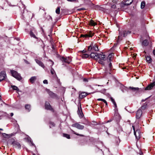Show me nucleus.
Masks as SVG:
<instances>
[{
  "mask_svg": "<svg viewBox=\"0 0 155 155\" xmlns=\"http://www.w3.org/2000/svg\"><path fill=\"white\" fill-rule=\"evenodd\" d=\"M93 35V33L91 31H90L88 32L87 34L85 35H81V37L87 38L89 37H92Z\"/></svg>",
  "mask_w": 155,
  "mask_h": 155,
  "instance_id": "ddd939ff",
  "label": "nucleus"
},
{
  "mask_svg": "<svg viewBox=\"0 0 155 155\" xmlns=\"http://www.w3.org/2000/svg\"><path fill=\"white\" fill-rule=\"evenodd\" d=\"M24 61H25V62L27 64H29V62L28 61H27V60H24Z\"/></svg>",
  "mask_w": 155,
  "mask_h": 155,
  "instance_id": "79ce46f5",
  "label": "nucleus"
},
{
  "mask_svg": "<svg viewBox=\"0 0 155 155\" xmlns=\"http://www.w3.org/2000/svg\"><path fill=\"white\" fill-rule=\"evenodd\" d=\"M63 136L68 139H69L70 138V135L66 134H63Z\"/></svg>",
  "mask_w": 155,
  "mask_h": 155,
  "instance_id": "c756f323",
  "label": "nucleus"
},
{
  "mask_svg": "<svg viewBox=\"0 0 155 155\" xmlns=\"http://www.w3.org/2000/svg\"><path fill=\"white\" fill-rule=\"evenodd\" d=\"M155 86V81L150 83V84L148 85L145 88V90H150L153 89L154 86Z\"/></svg>",
  "mask_w": 155,
  "mask_h": 155,
  "instance_id": "9b49d317",
  "label": "nucleus"
},
{
  "mask_svg": "<svg viewBox=\"0 0 155 155\" xmlns=\"http://www.w3.org/2000/svg\"><path fill=\"white\" fill-rule=\"evenodd\" d=\"M12 144L14 147L16 148L20 149L21 148V145L20 143L16 141L12 142Z\"/></svg>",
  "mask_w": 155,
  "mask_h": 155,
  "instance_id": "f8f14e48",
  "label": "nucleus"
},
{
  "mask_svg": "<svg viewBox=\"0 0 155 155\" xmlns=\"http://www.w3.org/2000/svg\"><path fill=\"white\" fill-rule=\"evenodd\" d=\"M132 127L134 130V134L136 139L138 140L140 138L141 135V133L139 129H136L134 126H133Z\"/></svg>",
  "mask_w": 155,
  "mask_h": 155,
  "instance_id": "20e7f679",
  "label": "nucleus"
},
{
  "mask_svg": "<svg viewBox=\"0 0 155 155\" xmlns=\"http://www.w3.org/2000/svg\"><path fill=\"white\" fill-rule=\"evenodd\" d=\"M87 95V93L85 92H82L80 94L79 97L80 98H83L85 97Z\"/></svg>",
  "mask_w": 155,
  "mask_h": 155,
  "instance_id": "aec40b11",
  "label": "nucleus"
},
{
  "mask_svg": "<svg viewBox=\"0 0 155 155\" xmlns=\"http://www.w3.org/2000/svg\"><path fill=\"white\" fill-rule=\"evenodd\" d=\"M97 100L98 101H103V102H104L106 104V105H107V102L104 99H101V98H99L97 99Z\"/></svg>",
  "mask_w": 155,
  "mask_h": 155,
  "instance_id": "2f4dec72",
  "label": "nucleus"
},
{
  "mask_svg": "<svg viewBox=\"0 0 155 155\" xmlns=\"http://www.w3.org/2000/svg\"><path fill=\"white\" fill-rule=\"evenodd\" d=\"M113 103V104H114V105H116V103L115 102H114V103Z\"/></svg>",
  "mask_w": 155,
  "mask_h": 155,
  "instance_id": "864d4df0",
  "label": "nucleus"
},
{
  "mask_svg": "<svg viewBox=\"0 0 155 155\" xmlns=\"http://www.w3.org/2000/svg\"><path fill=\"white\" fill-rule=\"evenodd\" d=\"M143 107H143V106H142V107H141V108H142V109H143Z\"/></svg>",
  "mask_w": 155,
  "mask_h": 155,
  "instance_id": "5fc2aeb1",
  "label": "nucleus"
},
{
  "mask_svg": "<svg viewBox=\"0 0 155 155\" xmlns=\"http://www.w3.org/2000/svg\"><path fill=\"white\" fill-rule=\"evenodd\" d=\"M10 115H11V116L12 117V116L14 114H13V113H11L10 114Z\"/></svg>",
  "mask_w": 155,
  "mask_h": 155,
  "instance_id": "49530a36",
  "label": "nucleus"
},
{
  "mask_svg": "<svg viewBox=\"0 0 155 155\" xmlns=\"http://www.w3.org/2000/svg\"><path fill=\"white\" fill-rule=\"evenodd\" d=\"M86 52V51L84 50H83L82 51H81V52L83 53H85Z\"/></svg>",
  "mask_w": 155,
  "mask_h": 155,
  "instance_id": "c03bdc74",
  "label": "nucleus"
},
{
  "mask_svg": "<svg viewBox=\"0 0 155 155\" xmlns=\"http://www.w3.org/2000/svg\"><path fill=\"white\" fill-rule=\"evenodd\" d=\"M119 35L118 36V39L117 43L122 39V37H125L127 35L130 34V32L129 31L126 30L124 29L119 30Z\"/></svg>",
  "mask_w": 155,
  "mask_h": 155,
  "instance_id": "f03ea898",
  "label": "nucleus"
},
{
  "mask_svg": "<svg viewBox=\"0 0 155 155\" xmlns=\"http://www.w3.org/2000/svg\"><path fill=\"white\" fill-rule=\"evenodd\" d=\"M45 109L53 111V109L49 102H46L45 103Z\"/></svg>",
  "mask_w": 155,
  "mask_h": 155,
  "instance_id": "1a4fd4ad",
  "label": "nucleus"
},
{
  "mask_svg": "<svg viewBox=\"0 0 155 155\" xmlns=\"http://www.w3.org/2000/svg\"><path fill=\"white\" fill-rule=\"evenodd\" d=\"M115 141L116 144L117 145H118L120 142L119 138H116L115 139Z\"/></svg>",
  "mask_w": 155,
  "mask_h": 155,
  "instance_id": "cd10ccee",
  "label": "nucleus"
},
{
  "mask_svg": "<svg viewBox=\"0 0 155 155\" xmlns=\"http://www.w3.org/2000/svg\"><path fill=\"white\" fill-rule=\"evenodd\" d=\"M89 24L91 26H94L96 24L94 21L91 19L89 21Z\"/></svg>",
  "mask_w": 155,
  "mask_h": 155,
  "instance_id": "393cba45",
  "label": "nucleus"
},
{
  "mask_svg": "<svg viewBox=\"0 0 155 155\" xmlns=\"http://www.w3.org/2000/svg\"><path fill=\"white\" fill-rule=\"evenodd\" d=\"M34 155H35V154H34Z\"/></svg>",
  "mask_w": 155,
  "mask_h": 155,
  "instance_id": "bf43d9fd",
  "label": "nucleus"
},
{
  "mask_svg": "<svg viewBox=\"0 0 155 155\" xmlns=\"http://www.w3.org/2000/svg\"><path fill=\"white\" fill-rule=\"evenodd\" d=\"M72 131L73 132V134H75L79 136H80L81 137H84V135H83L82 134H79L75 132L73 130H72Z\"/></svg>",
  "mask_w": 155,
  "mask_h": 155,
  "instance_id": "72a5a7b5",
  "label": "nucleus"
},
{
  "mask_svg": "<svg viewBox=\"0 0 155 155\" xmlns=\"http://www.w3.org/2000/svg\"><path fill=\"white\" fill-rule=\"evenodd\" d=\"M35 60L36 62V63L38 64L40 66H41V67H42L43 68H45V66L44 64L40 61L38 59H35Z\"/></svg>",
  "mask_w": 155,
  "mask_h": 155,
  "instance_id": "6ab92c4d",
  "label": "nucleus"
},
{
  "mask_svg": "<svg viewBox=\"0 0 155 155\" xmlns=\"http://www.w3.org/2000/svg\"><path fill=\"white\" fill-rule=\"evenodd\" d=\"M97 60L99 63L105 67V69L107 71V56L104 54L99 53L97 56Z\"/></svg>",
  "mask_w": 155,
  "mask_h": 155,
  "instance_id": "f257e3e1",
  "label": "nucleus"
},
{
  "mask_svg": "<svg viewBox=\"0 0 155 155\" xmlns=\"http://www.w3.org/2000/svg\"><path fill=\"white\" fill-rule=\"evenodd\" d=\"M77 113L80 118H81L83 117V114L82 113L81 105L79 107H78Z\"/></svg>",
  "mask_w": 155,
  "mask_h": 155,
  "instance_id": "9d476101",
  "label": "nucleus"
},
{
  "mask_svg": "<svg viewBox=\"0 0 155 155\" xmlns=\"http://www.w3.org/2000/svg\"><path fill=\"white\" fill-rule=\"evenodd\" d=\"M30 35L31 37H33L35 38H36V37L32 31H30Z\"/></svg>",
  "mask_w": 155,
  "mask_h": 155,
  "instance_id": "f704fd0d",
  "label": "nucleus"
},
{
  "mask_svg": "<svg viewBox=\"0 0 155 155\" xmlns=\"http://www.w3.org/2000/svg\"><path fill=\"white\" fill-rule=\"evenodd\" d=\"M91 50L95 51H97L99 50L98 46L95 44L93 43H91L90 46L88 47V50L90 51Z\"/></svg>",
  "mask_w": 155,
  "mask_h": 155,
  "instance_id": "423d86ee",
  "label": "nucleus"
},
{
  "mask_svg": "<svg viewBox=\"0 0 155 155\" xmlns=\"http://www.w3.org/2000/svg\"><path fill=\"white\" fill-rule=\"evenodd\" d=\"M43 83L44 84H48V82L47 80H45L43 81Z\"/></svg>",
  "mask_w": 155,
  "mask_h": 155,
  "instance_id": "e433bc0d",
  "label": "nucleus"
},
{
  "mask_svg": "<svg viewBox=\"0 0 155 155\" xmlns=\"http://www.w3.org/2000/svg\"><path fill=\"white\" fill-rule=\"evenodd\" d=\"M25 108L28 110V111H30L31 110V106L29 104H26L25 106Z\"/></svg>",
  "mask_w": 155,
  "mask_h": 155,
  "instance_id": "a878e982",
  "label": "nucleus"
},
{
  "mask_svg": "<svg viewBox=\"0 0 155 155\" xmlns=\"http://www.w3.org/2000/svg\"><path fill=\"white\" fill-rule=\"evenodd\" d=\"M129 89L135 92L136 91H137L139 90V88L138 87H129Z\"/></svg>",
  "mask_w": 155,
  "mask_h": 155,
  "instance_id": "b1692460",
  "label": "nucleus"
},
{
  "mask_svg": "<svg viewBox=\"0 0 155 155\" xmlns=\"http://www.w3.org/2000/svg\"><path fill=\"white\" fill-rule=\"evenodd\" d=\"M51 125L50 126V127H51V126L52 125V126H54V124L53 123L51 122Z\"/></svg>",
  "mask_w": 155,
  "mask_h": 155,
  "instance_id": "ea45409f",
  "label": "nucleus"
},
{
  "mask_svg": "<svg viewBox=\"0 0 155 155\" xmlns=\"http://www.w3.org/2000/svg\"><path fill=\"white\" fill-rule=\"evenodd\" d=\"M145 3L144 1H142L141 4V8L142 9L145 6Z\"/></svg>",
  "mask_w": 155,
  "mask_h": 155,
  "instance_id": "7c9ffc66",
  "label": "nucleus"
},
{
  "mask_svg": "<svg viewBox=\"0 0 155 155\" xmlns=\"http://www.w3.org/2000/svg\"><path fill=\"white\" fill-rule=\"evenodd\" d=\"M72 126L80 130H83L84 128V126L83 125H81L78 123L72 124Z\"/></svg>",
  "mask_w": 155,
  "mask_h": 155,
  "instance_id": "0eeeda50",
  "label": "nucleus"
},
{
  "mask_svg": "<svg viewBox=\"0 0 155 155\" xmlns=\"http://www.w3.org/2000/svg\"><path fill=\"white\" fill-rule=\"evenodd\" d=\"M67 0L68 1H75V0Z\"/></svg>",
  "mask_w": 155,
  "mask_h": 155,
  "instance_id": "09e8293b",
  "label": "nucleus"
},
{
  "mask_svg": "<svg viewBox=\"0 0 155 155\" xmlns=\"http://www.w3.org/2000/svg\"><path fill=\"white\" fill-rule=\"evenodd\" d=\"M37 77L36 76L31 77L29 79L30 81L32 83H33L36 79Z\"/></svg>",
  "mask_w": 155,
  "mask_h": 155,
  "instance_id": "412c9836",
  "label": "nucleus"
},
{
  "mask_svg": "<svg viewBox=\"0 0 155 155\" xmlns=\"http://www.w3.org/2000/svg\"><path fill=\"white\" fill-rule=\"evenodd\" d=\"M80 10H84L85 9L84 8H81V9H80Z\"/></svg>",
  "mask_w": 155,
  "mask_h": 155,
  "instance_id": "3c124183",
  "label": "nucleus"
},
{
  "mask_svg": "<svg viewBox=\"0 0 155 155\" xmlns=\"http://www.w3.org/2000/svg\"><path fill=\"white\" fill-rule=\"evenodd\" d=\"M3 130L2 129L0 128V130Z\"/></svg>",
  "mask_w": 155,
  "mask_h": 155,
  "instance_id": "4d7b16f0",
  "label": "nucleus"
},
{
  "mask_svg": "<svg viewBox=\"0 0 155 155\" xmlns=\"http://www.w3.org/2000/svg\"><path fill=\"white\" fill-rule=\"evenodd\" d=\"M51 72L52 74H53L54 73H55V72L54 70L52 68H51Z\"/></svg>",
  "mask_w": 155,
  "mask_h": 155,
  "instance_id": "c9c22d12",
  "label": "nucleus"
},
{
  "mask_svg": "<svg viewBox=\"0 0 155 155\" xmlns=\"http://www.w3.org/2000/svg\"><path fill=\"white\" fill-rule=\"evenodd\" d=\"M11 87L14 90H16L18 91H19V90L18 87L15 85H12Z\"/></svg>",
  "mask_w": 155,
  "mask_h": 155,
  "instance_id": "c85d7f7f",
  "label": "nucleus"
},
{
  "mask_svg": "<svg viewBox=\"0 0 155 155\" xmlns=\"http://www.w3.org/2000/svg\"><path fill=\"white\" fill-rule=\"evenodd\" d=\"M99 53H96L92 52L90 54V57L91 58H93L95 60H97V56L98 55Z\"/></svg>",
  "mask_w": 155,
  "mask_h": 155,
  "instance_id": "2eb2a0df",
  "label": "nucleus"
},
{
  "mask_svg": "<svg viewBox=\"0 0 155 155\" xmlns=\"http://www.w3.org/2000/svg\"><path fill=\"white\" fill-rule=\"evenodd\" d=\"M81 56L83 58H86L89 57V55L87 54H83Z\"/></svg>",
  "mask_w": 155,
  "mask_h": 155,
  "instance_id": "bb28decb",
  "label": "nucleus"
},
{
  "mask_svg": "<svg viewBox=\"0 0 155 155\" xmlns=\"http://www.w3.org/2000/svg\"><path fill=\"white\" fill-rule=\"evenodd\" d=\"M133 2V0H126V1L122 4V6L128 5L131 4Z\"/></svg>",
  "mask_w": 155,
  "mask_h": 155,
  "instance_id": "f3484780",
  "label": "nucleus"
},
{
  "mask_svg": "<svg viewBox=\"0 0 155 155\" xmlns=\"http://www.w3.org/2000/svg\"><path fill=\"white\" fill-rule=\"evenodd\" d=\"M116 7V6L114 4L111 6V8H115Z\"/></svg>",
  "mask_w": 155,
  "mask_h": 155,
  "instance_id": "58836bf2",
  "label": "nucleus"
},
{
  "mask_svg": "<svg viewBox=\"0 0 155 155\" xmlns=\"http://www.w3.org/2000/svg\"><path fill=\"white\" fill-rule=\"evenodd\" d=\"M2 134L3 136L5 137H6V136H8V135L7 134L5 133H2Z\"/></svg>",
  "mask_w": 155,
  "mask_h": 155,
  "instance_id": "4c0bfd02",
  "label": "nucleus"
},
{
  "mask_svg": "<svg viewBox=\"0 0 155 155\" xmlns=\"http://www.w3.org/2000/svg\"><path fill=\"white\" fill-rule=\"evenodd\" d=\"M83 81H85V82L88 81L87 80L86 78H84L83 79Z\"/></svg>",
  "mask_w": 155,
  "mask_h": 155,
  "instance_id": "37998d69",
  "label": "nucleus"
},
{
  "mask_svg": "<svg viewBox=\"0 0 155 155\" xmlns=\"http://www.w3.org/2000/svg\"><path fill=\"white\" fill-rule=\"evenodd\" d=\"M153 53L154 55H155V49L153 51Z\"/></svg>",
  "mask_w": 155,
  "mask_h": 155,
  "instance_id": "de8ad7c7",
  "label": "nucleus"
},
{
  "mask_svg": "<svg viewBox=\"0 0 155 155\" xmlns=\"http://www.w3.org/2000/svg\"><path fill=\"white\" fill-rule=\"evenodd\" d=\"M11 72L12 75L18 80H20L21 79V77L20 74L18 73V72L14 70H11Z\"/></svg>",
  "mask_w": 155,
  "mask_h": 155,
  "instance_id": "39448f33",
  "label": "nucleus"
},
{
  "mask_svg": "<svg viewBox=\"0 0 155 155\" xmlns=\"http://www.w3.org/2000/svg\"><path fill=\"white\" fill-rule=\"evenodd\" d=\"M6 77V74L5 71L1 72L0 74V82L5 79Z\"/></svg>",
  "mask_w": 155,
  "mask_h": 155,
  "instance_id": "4468645a",
  "label": "nucleus"
},
{
  "mask_svg": "<svg viewBox=\"0 0 155 155\" xmlns=\"http://www.w3.org/2000/svg\"><path fill=\"white\" fill-rule=\"evenodd\" d=\"M111 120H108L107 122V123H108V122H111Z\"/></svg>",
  "mask_w": 155,
  "mask_h": 155,
  "instance_id": "8fccbe9b",
  "label": "nucleus"
},
{
  "mask_svg": "<svg viewBox=\"0 0 155 155\" xmlns=\"http://www.w3.org/2000/svg\"><path fill=\"white\" fill-rule=\"evenodd\" d=\"M46 91L51 97L53 98L56 96L55 94L50 91L49 89H46Z\"/></svg>",
  "mask_w": 155,
  "mask_h": 155,
  "instance_id": "a211bd4d",
  "label": "nucleus"
},
{
  "mask_svg": "<svg viewBox=\"0 0 155 155\" xmlns=\"http://www.w3.org/2000/svg\"><path fill=\"white\" fill-rule=\"evenodd\" d=\"M98 86H103V85H97Z\"/></svg>",
  "mask_w": 155,
  "mask_h": 155,
  "instance_id": "6e6d98bb",
  "label": "nucleus"
},
{
  "mask_svg": "<svg viewBox=\"0 0 155 155\" xmlns=\"http://www.w3.org/2000/svg\"><path fill=\"white\" fill-rule=\"evenodd\" d=\"M50 61L51 62L52 65H53L54 64V62L53 61Z\"/></svg>",
  "mask_w": 155,
  "mask_h": 155,
  "instance_id": "a18cd8bd",
  "label": "nucleus"
},
{
  "mask_svg": "<svg viewBox=\"0 0 155 155\" xmlns=\"http://www.w3.org/2000/svg\"><path fill=\"white\" fill-rule=\"evenodd\" d=\"M113 54H109L107 57V71H110L112 68V64L111 61V58L113 56Z\"/></svg>",
  "mask_w": 155,
  "mask_h": 155,
  "instance_id": "7ed1b4c3",
  "label": "nucleus"
},
{
  "mask_svg": "<svg viewBox=\"0 0 155 155\" xmlns=\"http://www.w3.org/2000/svg\"><path fill=\"white\" fill-rule=\"evenodd\" d=\"M110 99H111V101L113 102V103H114V102H115L114 99H113L112 97H111Z\"/></svg>",
  "mask_w": 155,
  "mask_h": 155,
  "instance_id": "a19ab883",
  "label": "nucleus"
},
{
  "mask_svg": "<svg viewBox=\"0 0 155 155\" xmlns=\"http://www.w3.org/2000/svg\"><path fill=\"white\" fill-rule=\"evenodd\" d=\"M142 114V111L141 109H139L137 111L136 114V118L137 119H139Z\"/></svg>",
  "mask_w": 155,
  "mask_h": 155,
  "instance_id": "dca6fc26",
  "label": "nucleus"
},
{
  "mask_svg": "<svg viewBox=\"0 0 155 155\" xmlns=\"http://www.w3.org/2000/svg\"><path fill=\"white\" fill-rule=\"evenodd\" d=\"M61 60L65 63L69 64L71 61V59L70 57H62L61 58Z\"/></svg>",
  "mask_w": 155,
  "mask_h": 155,
  "instance_id": "6e6552de",
  "label": "nucleus"
},
{
  "mask_svg": "<svg viewBox=\"0 0 155 155\" xmlns=\"http://www.w3.org/2000/svg\"><path fill=\"white\" fill-rule=\"evenodd\" d=\"M56 13L57 14H59L60 13V8L59 7H57L55 11Z\"/></svg>",
  "mask_w": 155,
  "mask_h": 155,
  "instance_id": "473e14b6",
  "label": "nucleus"
},
{
  "mask_svg": "<svg viewBox=\"0 0 155 155\" xmlns=\"http://www.w3.org/2000/svg\"><path fill=\"white\" fill-rule=\"evenodd\" d=\"M144 52H145V53H146V52H145V51H144Z\"/></svg>",
  "mask_w": 155,
  "mask_h": 155,
  "instance_id": "13d9d810",
  "label": "nucleus"
},
{
  "mask_svg": "<svg viewBox=\"0 0 155 155\" xmlns=\"http://www.w3.org/2000/svg\"><path fill=\"white\" fill-rule=\"evenodd\" d=\"M114 107H115V108H116L117 107V104L115 105H114Z\"/></svg>",
  "mask_w": 155,
  "mask_h": 155,
  "instance_id": "603ef678",
  "label": "nucleus"
},
{
  "mask_svg": "<svg viewBox=\"0 0 155 155\" xmlns=\"http://www.w3.org/2000/svg\"><path fill=\"white\" fill-rule=\"evenodd\" d=\"M146 60L149 63H150L151 62V59L150 56H145Z\"/></svg>",
  "mask_w": 155,
  "mask_h": 155,
  "instance_id": "4be33fe9",
  "label": "nucleus"
},
{
  "mask_svg": "<svg viewBox=\"0 0 155 155\" xmlns=\"http://www.w3.org/2000/svg\"><path fill=\"white\" fill-rule=\"evenodd\" d=\"M148 44V42L147 40H145L142 43V45L143 46H147Z\"/></svg>",
  "mask_w": 155,
  "mask_h": 155,
  "instance_id": "5701e85b",
  "label": "nucleus"
}]
</instances>
